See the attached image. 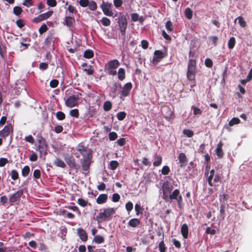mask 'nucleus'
<instances>
[{
  "mask_svg": "<svg viewBox=\"0 0 252 252\" xmlns=\"http://www.w3.org/2000/svg\"><path fill=\"white\" fill-rule=\"evenodd\" d=\"M83 70L86 72L88 75H92L94 72V70L93 69L92 66L91 65L89 66L87 65V67H86L85 68H84Z\"/></svg>",
  "mask_w": 252,
  "mask_h": 252,
  "instance_id": "a18cd8bd",
  "label": "nucleus"
},
{
  "mask_svg": "<svg viewBox=\"0 0 252 252\" xmlns=\"http://www.w3.org/2000/svg\"><path fill=\"white\" fill-rule=\"evenodd\" d=\"M30 172V167L26 165L22 168V175L24 177H26L28 175V174Z\"/></svg>",
  "mask_w": 252,
  "mask_h": 252,
  "instance_id": "473e14b6",
  "label": "nucleus"
},
{
  "mask_svg": "<svg viewBox=\"0 0 252 252\" xmlns=\"http://www.w3.org/2000/svg\"><path fill=\"white\" fill-rule=\"evenodd\" d=\"M209 173H210V175H209V176L207 178V181L208 182V184H209V186L213 187L214 186L213 180V177H214V176L215 175V170L212 169L210 171Z\"/></svg>",
  "mask_w": 252,
  "mask_h": 252,
  "instance_id": "a878e982",
  "label": "nucleus"
},
{
  "mask_svg": "<svg viewBox=\"0 0 252 252\" xmlns=\"http://www.w3.org/2000/svg\"><path fill=\"white\" fill-rule=\"evenodd\" d=\"M57 37L53 34L49 35L44 41V44L46 46L50 47L53 46Z\"/></svg>",
  "mask_w": 252,
  "mask_h": 252,
  "instance_id": "a211bd4d",
  "label": "nucleus"
},
{
  "mask_svg": "<svg viewBox=\"0 0 252 252\" xmlns=\"http://www.w3.org/2000/svg\"><path fill=\"white\" fill-rule=\"evenodd\" d=\"M126 78V70L124 68H120L118 71V79L123 81Z\"/></svg>",
  "mask_w": 252,
  "mask_h": 252,
  "instance_id": "393cba45",
  "label": "nucleus"
},
{
  "mask_svg": "<svg viewBox=\"0 0 252 252\" xmlns=\"http://www.w3.org/2000/svg\"><path fill=\"white\" fill-rule=\"evenodd\" d=\"M81 162L83 170L85 171H89L92 162V155L83 158Z\"/></svg>",
  "mask_w": 252,
  "mask_h": 252,
  "instance_id": "9d476101",
  "label": "nucleus"
},
{
  "mask_svg": "<svg viewBox=\"0 0 252 252\" xmlns=\"http://www.w3.org/2000/svg\"><path fill=\"white\" fill-rule=\"evenodd\" d=\"M236 41L234 36H231L230 37L228 41V47L229 49H232L234 48L235 45Z\"/></svg>",
  "mask_w": 252,
  "mask_h": 252,
  "instance_id": "c756f323",
  "label": "nucleus"
},
{
  "mask_svg": "<svg viewBox=\"0 0 252 252\" xmlns=\"http://www.w3.org/2000/svg\"><path fill=\"white\" fill-rule=\"evenodd\" d=\"M39 69L42 70H46L48 68L49 65L47 63L42 62L39 64Z\"/></svg>",
  "mask_w": 252,
  "mask_h": 252,
  "instance_id": "052dcab7",
  "label": "nucleus"
},
{
  "mask_svg": "<svg viewBox=\"0 0 252 252\" xmlns=\"http://www.w3.org/2000/svg\"><path fill=\"white\" fill-rule=\"evenodd\" d=\"M41 173L40 170H34L33 173V176L35 179H39L40 177Z\"/></svg>",
  "mask_w": 252,
  "mask_h": 252,
  "instance_id": "69168bd1",
  "label": "nucleus"
},
{
  "mask_svg": "<svg viewBox=\"0 0 252 252\" xmlns=\"http://www.w3.org/2000/svg\"><path fill=\"white\" fill-rule=\"evenodd\" d=\"M140 224V220L138 219H131L128 222V225L133 228L138 226Z\"/></svg>",
  "mask_w": 252,
  "mask_h": 252,
  "instance_id": "4be33fe9",
  "label": "nucleus"
},
{
  "mask_svg": "<svg viewBox=\"0 0 252 252\" xmlns=\"http://www.w3.org/2000/svg\"><path fill=\"white\" fill-rule=\"evenodd\" d=\"M237 20H238L239 23V25L242 27H245L246 26V22L243 19V17H237L236 19L234 20V21L236 22Z\"/></svg>",
  "mask_w": 252,
  "mask_h": 252,
  "instance_id": "a19ab883",
  "label": "nucleus"
},
{
  "mask_svg": "<svg viewBox=\"0 0 252 252\" xmlns=\"http://www.w3.org/2000/svg\"><path fill=\"white\" fill-rule=\"evenodd\" d=\"M13 13L17 16L19 15L22 13V8L20 6H15L13 8Z\"/></svg>",
  "mask_w": 252,
  "mask_h": 252,
  "instance_id": "3c124183",
  "label": "nucleus"
},
{
  "mask_svg": "<svg viewBox=\"0 0 252 252\" xmlns=\"http://www.w3.org/2000/svg\"><path fill=\"white\" fill-rule=\"evenodd\" d=\"M144 20V17H131V20L133 22L139 21L140 23H142Z\"/></svg>",
  "mask_w": 252,
  "mask_h": 252,
  "instance_id": "5fc2aeb1",
  "label": "nucleus"
},
{
  "mask_svg": "<svg viewBox=\"0 0 252 252\" xmlns=\"http://www.w3.org/2000/svg\"><path fill=\"white\" fill-rule=\"evenodd\" d=\"M119 61L116 59L109 61L104 65V70L110 75H115L117 73L116 69L120 65Z\"/></svg>",
  "mask_w": 252,
  "mask_h": 252,
  "instance_id": "7ed1b4c3",
  "label": "nucleus"
},
{
  "mask_svg": "<svg viewBox=\"0 0 252 252\" xmlns=\"http://www.w3.org/2000/svg\"><path fill=\"white\" fill-rule=\"evenodd\" d=\"M178 160L180 162V166L184 167L187 165L188 158L184 153H180L178 156Z\"/></svg>",
  "mask_w": 252,
  "mask_h": 252,
  "instance_id": "2eb2a0df",
  "label": "nucleus"
},
{
  "mask_svg": "<svg viewBox=\"0 0 252 252\" xmlns=\"http://www.w3.org/2000/svg\"><path fill=\"white\" fill-rule=\"evenodd\" d=\"M240 123V120L238 118L234 117L231 119V120L229 122V125L230 126H232L235 124H238Z\"/></svg>",
  "mask_w": 252,
  "mask_h": 252,
  "instance_id": "72a5a7b5",
  "label": "nucleus"
},
{
  "mask_svg": "<svg viewBox=\"0 0 252 252\" xmlns=\"http://www.w3.org/2000/svg\"><path fill=\"white\" fill-rule=\"evenodd\" d=\"M54 165H55L57 167L65 168L66 166L65 162L61 159V158H56V160L54 162Z\"/></svg>",
  "mask_w": 252,
  "mask_h": 252,
  "instance_id": "cd10ccee",
  "label": "nucleus"
},
{
  "mask_svg": "<svg viewBox=\"0 0 252 252\" xmlns=\"http://www.w3.org/2000/svg\"><path fill=\"white\" fill-rule=\"evenodd\" d=\"M64 160L70 168L71 169H75L76 170L78 169V166L76 162L75 158L72 156L65 157Z\"/></svg>",
  "mask_w": 252,
  "mask_h": 252,
  "instance_id": "9b49d317",
  "label": "nucleus"
},
{
  "mask_svg": "<svg viewBox=\"0 0 252 252\" xmlns=\"http://www.w3.org/2000/svg\"><path fill=\"white\" fill-rule=\"evenodd\" d=\"M11 131H13V127L11 125H5L2 130L0 131V136L6 137L9 136Z\"/></svg>",
  "mask_w": 252,
  "mask_h": 252,
  "instance_id": "ddd939ff",
  "label": "nucleus"
},
{
  "mask_svg": "<svg viewBox=\"0 0 252 252\" xmlns=\"http://www.w3.org/2000/svg\"><path fill=\"white\" fill-rule=\"evenodd\" d=\"M183 133L188 137H191L193 136L194 132L189 129H185L183 131Z\"/></svg>",
  "mask_w": 252,
  "mask_h": 252,
  "instance_id": "e433bc0d",
  "label": "nucleus"
},
{
  "mask_svg": "<svg viewBox=\"0 0 252 252\" xmlns=\"http://www.w3.org/2000/svg\"><path fill=\"white\" fill-rule=\"evenodd\" d=\"M223 144L222 141H220L218 144L217 148L215 150L216 154L218 156V158H222L224 156V153L222 150Z\"/></svg>",
  "mask_w": 252,
  "mask_h": 252,
  "instance_id": "6ab92c4d",
  "label": "nucleus"
},
{
  "mask_svg": "<svg viewBox=\"0 0 252 252\" xmlns=\"http://www.w3.org/2000/svg\"><path fill=\"white\" fill-rule=\"evenodd\" d=\"M108 137L110 141H114L118 138V134L115 132H111L108 134Z\"/></svg>",
  "mask_w": 252,
  "mask_h": 252,
  "instance_id": "49530a36",
  "label": "nucleus"
},
{
  "mask_svg": "<svg viewBox=\"0 0 252 252\" xmlns=\"http://www.w3.org/2000/svg\"><path fill=\"white\" fill-rule=\"evenodd\" d=\"M205 65L209 67H211L213 65V62L212 60L209 58L205 59L204 62Z\"/></svg>",
  "mask_w": 252,
  "mask_h": 252,
  "instance_id": "4d7b16f0",
  "label": "nucleus"
},
{
  "mask_svg": "<svg viewBox=\"0 0 252 252\" xmlns=\"http://www.w3.org/2000/svg\"><path fill=\"white\" fill-rule=\"evenodd\" d=\"M220 217L221 220H223L224 219V214H225V206L224 205H221L220 207Z\"/></svg>",
  "mask_w": 252,
  "mask_h": 252,
  "instance_id": "864d4df0",
  "label": "nucleus"
},
{
  "mask_svg": "<svg viewBox=\"0 0 252 252\" xmlns=\"http://www.w3.org/2000/svg\"><path fill=\"white\" fill-rule=\"evenodd\" d=\"M132 86L131 83H126L123 88L121 94L123 97H126L130 94V90L132 89Z\"/></svg>",
  "mask_w": 252,
  "mask_h": 252,
  "instance_id": "dca6fc26",
  "label": "nucleus"
},
{
  "mask_svg": "<svg viewBox=\"0 0 252 252\" xmlns=\"http://www.w3.org/2000/svg\"><path fill=\"white\" fill-rule=\"evenodd\" d=\"M165 28L167 31L171 32L173 30L174 28L172 23L170 21H167L165 23Z\"/></svg>",
  "mask_w": 252,
  "mask_h": 252,
  "instance_id": "79ce46f5",
  "label": "nucleus"
},
{
  "mask_svg": "<svg viewBox=\"0 0 252 252\" xmlns=\"http://www.w3.org/2000/svg\"><path fill=\"white\" fill-rule=\"evenodd\" d=\"M126 116V113L125 112H120L117 113V118L119 120H123L125 119Z\"/></svg>",
  "mask_w": 252,
  "mask_h": 252,
  "instance_id": "de8ad7c7",
  "label": "nucleus"
},
{
  "mask_svg": "<svg viewBox=\"0 0 252 252\" xmlns=\"http://www.w3.org/2000/svg\"><path fill=\"white\" fill-rule=\"evenodd\" d=\"M70 114L73 117H74L76 118H78L79 115L78 109H73L70 110Z\"/></svg>",
  "mask_w": 252,
  "mask_h": 252,
  "instance_id": "58836bf2",
  "label": "nucleus"
},
{
  "mask_svg": "<svg viewBox=\"0 0 252 252\" xmlns=\"http://www.w3.org/2000/svg\"><path fill=\"white\" fill-rule=\"evenodd\" d=\"M167 55V51L165 49L164 51L161 50H155L154 52V57L152 60V63L157 64L162 59Z\"/></svg>",
  "mask_w": 252,
  "mask_h": 252,
  "instance_id": "0eeeda50",
  "label": "nucleus"
},
{
  "mask_svg": "<svg viewBox=\"0 0 252 252\" xmlns=\"http://www.w3.org/2000/svg\"><path fill=\"white\" fill-rule=\"evenodd\" d=\"M87 6L92 11L95 10L97 7L96 3L93 0L89 1V3Z\"/></svg>",
  "mask_w": 252,
  "mask_h": 252,
  "instance_id": "c03bdc74",
  "label": "nucleus"
},
{
  "mask_svg": "<svg viewBox=\"0 0 252 252\" xmlns=\"http://www.w3.org/2000/svg\"><path fill=\"white\" fill-rule=\"evenodd\" d=\"M77 150L83 158L92 155V152L84 146H79Z\"/></svg>",
  "mask_w": 252,
  "mask_h": 252,
  "instance_id": "f8f14e48",
  "label": "nucleus"
},
{
  "mask_svg": "<svg viewBox=\"0 0 252 252\" xmlns=\"http://www.w3.org/2000/svg\"><path fill=\"white\" fill-rule=\"evenodd\" d=\"M110 168L112 170H115L119 166V163L117 161L113 160L110 163Z\"/></svg>",
  "mask_w": 252,
  "mask_h": 252,
  "instance_id": "603ef678",
  "label": "nucleus"
},
{
  "mask_svg": "<svg viewBox=\"0 0 252 252\" xmlns=\"http://www.w3.org/2000/svg\"><path fill=\"white\" fill-rule=\"evenodd\" d=\"M170 172V167L168 166H163L161 169V172L163 175H168Z\"/></svg>",
  "mask_w": 252,
  "mask_h": 252,
  "instance_id": "ea45409f",
  "label": "nucleus"
},
{
  "mask_svg": "<svg viewBox=\"0 0 252 252\" xmlns=\"http://www.w3.org/2000/svg\"><path fill=\"white\" fill-rule=\"evenodd\" d=\"M117 26L120 31L119 37L123 41L126 40V30L127 26V21L126 17H118L117 18Z\"/></svg>",
  "mask_w": 252,
  "mask_h": 252,
  "instance_id": "20e7f679",
  "label": "nucleus"
},
{
  "mask_svg": "<svg viewBox=\"0 0 252 252\" xmlns=\"http://www.w3.org/2000/svg\"><path fill=\"white\" fill-rule=\"evenodd\" d=\"M78 235L83 241H86L88 239L87 233L82 228L78 229Z\"/></svg>",
  "mask_w": 252,
  "mask_h": 252,
  "instance_id": "aec40b11",
  "label": "nucleus"
},
{
  "mask_svg": "<svg viewBox=\"0 0 252 252\" xmlns=\"http://www.w3.org/2000/svg\"><path fill=\"white\" fill-rule=\"evenodd\" d=\"M108 199V195L106 194H101L98 195L96 199V203L102 204L105 203Z\"/></svg>",
  "mask_w": 252,
  "mask_h": 252,
  "instance_id": "412c9836",
  "label": "nucleus"
},
{
  "mask_svg": "<svg viewBox=\"0 0 252 252\" xmlns=\"http://www.w3.org/2000/svg\"><path fill=\"white\" fill-rule=\"evenodd\" d=\"M158 248L160 252H166V246L164 243V235L162 234V238L161 242L158 244Z\"/></svg>",
  "mask_w": 252,
  "mask_h": 252,
  "instance_id": "c85d7f7f",
  "label": "nucleus"
},
{
  "mask_svg": "<svg viewBox=\"0 0 252 252\" xmlns=\"http://www.w3.org/2000/svg\"><path fill=\"white\" fill-rule=\"evenodd\" d=\"M133 205L131 202L129 201L126 203V208L128 212L130 211L133 209Z\"/></svg>",
  "mask_w": 252,
  "mask_h": 252,
  "instance_id": "338daca9",
  "label": "nucleus"
},
{
  "mask_svg": "<svg viewBox=\"0 0 252 252\" xmlns=\"http://www.w3.org/2000/svg\"><path fill=\"white\" fill-rule=\"evenodd\" d=\"M101 24L104 26H109L110 25V21L108 18L103 17L100 21Z\"/></svg>",
  "mask_w": 252,
  "mask_h": 252,
  "instance_id": "c9c22d12",
  "label": "nucleus"
},
{
  "mask_svg": "<svg viewBox=\"0 0 252 252\" xmlns=\"http://www.w3.org/2000/svg\"><path fill=\"white\" fill-rule=\"evenodd\" d=\"M48 30V27L45 25L43 24L41 26V27L40 28L39 30V32L40 34H43L44 32H46Z\"/></svg>",
  "mask_w": 252,
  "mask_h": 252,
  "instance_id": "680f3d73",
  "label": "nucleus"
},
{
  "mask_svg": "<svg viewBox=\"0 0 252 252\" xmlns=\"http://www.w3.org/2000/svg\"><path fill=\"white\" fill-rule=\"evenodd\" d=\"M94 52L92 50H87L84 52L83 56L86 59H91L94 56Z\"/></svg>",
  "mask_w": 252,
  "mask_h": 252,
  "instance_id": "7c9ffc66",
  "label": "nucleus"
},
{
  "mask_svg": "<svg viewBox=\"0 0 252 252\" xmlns=\"http://www.w3.org/2000/svg\"><path fill=\"white\" fill-rule=\"evenodd\" d=\"M65 25L68 27L73 26L75 24V20L73 17H65Z\"/></svg>",
  "mask_w": 252,
  "mask_h": 252,
  "instance_id": "b1692460",
  "label": "nucleus"
},
{
  "mask_svg": "<svg viewBox=\"0 0 252 252\" xmlns=\"http://www.w3.org/2000/svg\"><path fill=\"white\" fill-rule=\"evenodd\" d=\"M78 203L79 205L82 207H85L89 205H91L90 203H88V201L86 200H85L83 198H80L78 199Z\"/></svg>",
  "mask_w": 252,
  "mask_h": 252,
  "instance_id": "f704fd0d",
  "label": "nucleus"
},
{
  "mask_svg": "<svg viewBox=\"0 0 252 252\" xmlns=\"http://www.w3.org/2000/svg\"><path fill=\"white\" fill-rule=\"evenodd\" d=\"M79 99L78 95H71L65 100V104L67 107H74L78 105Z\"/></svg>",
  "mask_w": 252,
  "mask_h": 252,
  "instance_id": "6e6552de",
  "label": "nucleus"
},
{
  "mask_svg": "<svg viewBox=\"0 0 252 252\" xmlns=\"http://www.w3.org/2000/svg\"><path fill=\"white\" fill-rule=\"evenodd\" d=\"M25 140L26 142H29L31 144H34L35 142L34 138L32 135L26 136Z\"/></svg>",
  "mask_w": 252,
  "mask_h": 252,
  "instance_id": "e2e57ef3",
  "label": "nucleus"
},
{
  "mask_svg": "<svg viewBox=\"0 0 252 252\" xmlns=\"http://www.w3.org/2000/svg\"><path fill=\"white\" fill-rule=\"evenodd\" d=\"M196 61L194 59L189 61L187 70V78L189 80H194L196 74Z\"/></svg>",
  "mask_w": 252,
  "mask_h": 252,
  "instance_id": "39448f33",
  "label": "nucleus"
},
{
  "mask_svg": "<svg viewBox=\"0 0 252 252\" xmlns=\"http://www.w3.org/2000/svg\"><path fill=\"white\" fill-rule=\"evenodd\" d=\"M181 233L184 238L187 239L188 236V226L187 224H182L181 229Z\"/></svg>",
  "mask_w": 252,
  "mask_h": 252,
  "instance_id": "5701e85b",
  "label": "nucleus"
},
{
  "mask_svg": "<svg viewBox=\"0 0 252 252\" xmlns=\"http://www.w3.org/2000/svg\"><path fill=\"white\" fill-rule=\"evenodd\" d=\"M7 158H0V167L4 166L8 162Z\"/></svg>",
  "mask_w": 252,
  "mask_h": 252,
  "instance_id": "bf43d9fd",
  "label": "nucleus"
},
{
  "mask_svg": "<svg viewBox=\"0 0 252 252\" xmlns=\"http://www.w3.org/2000/svg\"><path fill=\"white\" fill-rule=\"evenodd\" d=\"M161 189L162 191V198L166 202H171L173 200H176L178 206L181 205L183 202V196L180 194V190L178 189H176L171 192L173 187L171 183L167 181L163 183Z\"/></svg>",
  "mask_w": 252,
  "mask_h": 252,
  "instance_id": "f257e3e1",
  "label": "nucleus"
},
{
  "mask_svg": "<svg viewBox=\"0 0 252 252\" xmlns=\"http://www.w3.org/2000/svg\"><path fill=\"white\" fill-rule=\"evenodd\" d=\"M112 106L111 102L107 100L104 102L103 109L105 111H109L112 108Z\"/></svg>",
  "mask_w": 252,
  "mask_h": 252,
  "instance_id": "4c0bfd02",
  "label": "nucleus"
},
{
  "mask_svg": "<svg viewBox=\"0 0 252 252\" xmlns=\"http://www.w3.org/2000/svg\"><path fill=\"white\" fill-rule=\"evenodd\" d=\"M100 210L99 213H98L95 217V220L98 223H101V222L109 220L111 219V216L114 214L116 210L114 208H106L101 211Z\"/></svg>",
  "mask_w": 252,
  "mask_h": 252,
  "instance_id": "f03ea898",
  "label": "nucleus"
},
{
  "mask_svg": "<svg viewBox=\"0 0 252 252\" xmlns=\"http://www.w3.org/2000/svg\"><path fill=\"white\" fill-rule=\"evenodd\" d=\"M120 195L118 193H114L112 197L113 202H117L120 199Z\"/></svg>",
  "mask_w": 252,
  "mask_h": 252,
  "instance_id": "774afa93",
  "label": "nucleus"
},
{
  "mask_svg": "<svg viewBox=\"0 0 252 252\" xmlns=\"http://www.w3.org/2000/svg\"><path fill=\"white\" fill-rule=\"evenodd\" d=\"M37 142L38 143V146L36 150L41 154L47 153L48 144L45 139L42 136H38Z\"/></svg>",
  "mask_w": 252,
  "mask_h": 252,
  "instance_id": "423d86ee",
  "label": "nucleus"
},
{
  "mask_svg": "<svg viewBox=\"0 0 252 252\" xmlns=\"http://www.w3.org/2000/svg\"><path fill=\"white\" fill-rule=\"evenodd\" d=\"M104 240L103 237L99 235H95L94 238V241L97 244L102 243Z\"/></svg>",
  "mask_w": 252,
  "mask_h": 252,
  "instance_id": "2f4dec72",
  "label": "nucleus"
},
{
  "mask_svg": "<svg viewBox=\"0 0 252 252\" xmlns=\"http://www.w3.org/2000/svg\"><path fill=\"white\" fill-rule=\"evenodd\" d=\"M56 118L59 120H63L65 118V114L62 112L59 111L56 113Z\"/></svg>",
  "mask_w": 252,
  "mask_h": 252,
  "instance_id": "37998d69",
  "label": "nucleus"
},
{
  "mask_svg": "<svg viewBox=\"0 0 252 252\" xmlns=\"http://www.w3.org/2000/svg\"><path fill=\"white\" fill-rule=\"evenodd\" d=\"M155 161L153 162V164L154 166H158L160 165L162 161V158L161 156L156 155L154 156Z\"/></svg>",
  "mask_w": 252,
  "mask_h": 252,
  "instance_id": "bb28decb",
  "label": "nucleus"
},
{
  "mask_svg": "<svg viewBox=\"0 0 252 252\" xmlns=\"http://www.w3.org/2000/svg\"><path fill=\"white\" fill-rule=\"evenodd\" d=\"M101 7L102 8V11L104 12V14L106 16H112L113 14V6L112 3L109 2H103L101 4Z\"/></svg>",
  "mask_w": 252,
  "mask_h": 252,
  "instance_id": "1a4fd4ad",
  "label": "nucleus"
},
{
  "mask_svg": "<svg viewBox=\"0 0 252 252\" xmlns=\"http://www.w3.org/2000/svg\"><path fill=\"white\" fill-rule=\"evenodd\" d=\"M11 177L13 180L15 181L17 180L19 177L18 172L16 170H12L11 171Z\"/></svg>",
  "mask_w": 252,
  "mask_h": 252,
  "instance_id": "09e8293b",
  "label": "nucleus"
},
{
  "mask_svg": "<svg viewBox=\"0 0 252 252\" xmlns=\"http://www.w3.org/2000/svg\"><path fill=\"white\" fill-rule=\"evenodd\" d=\"M166 119L169 120L174 118V113L169 107H165L162 112Z\"/></svg>",
  "mask_w": 252,
  "mask_h": 252,
  "instance_id": "f3484780",
  "label": "nucleus"
},
{
  "mask_svg": "<svg viewBox=\"0 0 252 252\" xmlns=\"http://www.w3.org/2000/svg\"><path fill=\"white\" fill-rule=\"evenodd\" d=\"M16 24L19 28H22L25 26L26 23L25 21L22 19H18L16 21Z\"/></svg>",
  "mask_w": 252,
  "mask_h": 252,
  "instance_id": "13d9d810",
  "label": "nucleus"
},
{
  "mask_svg": "<svg viewBox=\"0 0 252 252\" xmlns=\"http://www.w3.org/2000/svg\"><path fill=\"white\" fill-rule=\"evenodd\" d=\"M23 194V190L22 189L18 190L16 193L11 196L9 199V201L11 203H14L20 200Z\"/></svg>",
  "mask_w": 252,
  "mask_h": 252,
  "instance_id": "4468645a",
  "label": "nucleus"
},
{
  "mask_svg": "<svg viewBox=\"0 0 252 252\" xmlns=\"http://www.w3.org/2000/svg\"><path fill=\"white\" fill-rule=\"evenodd\" d=\"M191 109L193 110L194 115H200L202 113V110L200 108L194 106V105H192Z\"/></svg>",
  "mask_w": 252,
  "mask_h": 252,
  "instance_id": "8fccbe9b",
  "label": "nucleus"
},
{
  "mask_svg": "<svg viewBox=\"0 0 252 252\" xmlns=\"http://www.w3.org/2000/svg\"><path fill=\"white\" fill-rule=\"evenodd\" d=\"M63 129V128L62 125H58L55 126L54 130L57 133H61Z\"/></svg>",
  "mask_w": 252,
  "mask_h": 252,
  "instance_id": "0e129e2a",
  "label": "nucleus"
},
{
  "mask_svg": "<svg viewBox=\"0 0 252 252\" xmlns=\"http://www.w3.org/2000/svg\"><path fill=\"white\" fill-rule=\"evenodd\" d=\"M59 84V81L57 79H52L50 82V86L52 88H55Z\"/></svg>",
  "mask_w": 252,
  "mask_h": 252,
  "instance_id": "6e6d98bb",
  "label": "nucleus"
}]
</instances>
